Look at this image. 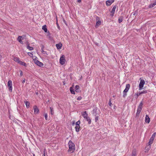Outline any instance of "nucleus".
Masks as SVG:
<instances>
[{"mask_svg":"<svg viewBox=\"0 0 156 156\" xmlns=\"http://www.w3.org/2000/svg\"><path fill=\"white\" fill-rule=\"evenodd\" d=\"M82 115L88 122V123L90 124L91 123V120L89 117L88 116V114L87 113L86 111H84L82 112L81 114Z\"/></svg>","mask_w":156,"mask_h":156,"instance_id":"1","label":"nucleus"},{"mask_svg":"<svg viewBox=\"0 0 156 156\" xmlns=\"http://www.w3.org/2000/svg\"><path fill=\"white\" fill-rule=\"evenodd\" d=\"M69 151H74L75 150V145L73 142L71 140L69 141Z\"/></svg>","mask_w":156,"mask_h":156,"instance_id":"2","label":"nucleus"},{"mask_svg":"<svg viewBox=\"0 0 156 156\" xmlns=\"http://www.w3.org/2000/svg\"><path fill=\"white\" fill-rule=\"evenodd\" d=\"M130 87V85L129 84H128L126 85V88L123 91V97L124 98L127 95L126 93L129 90Z\"/></svg>","mask_w":156,"mask_h":156,"instance_id":"3","label":"nucleus"},{"mask_svg":"<svg viewBox=\"0 0 156 156\" xmlns=\"http://www.w3.org/2000/svg\"><path fill=\"white\" fill-rule=\"evenodd\" d=\"M143 105V103L142 101H141L140 103L139 106H138L137 112L136 113V115L137 116L139 115L140 114V112L142 108V106Z\"/></svg>","mask_w":156,"mask_h":156,"instance_id":"4","label":"nucleus"},{"mask_svg":"<svg viewBox=\"0 0 156 156\" xmlns=\"http://www.w3.org/2000/svg\"><path fill=\"white\" fill-rule=\"evenodd\" d=\"M66 62L65 56L64 55H62L60 57L59 60V62L62 65L65 64Z\"/></svg>","mask_w":156,"mask_h":156,"instance_id":"5","label":"nucleus"},{"mask_svg":"<svg viewBox=\"0 0 156 156\" xmlns=\"http://www.w3.org/2000/svg\"><path fill=\"white\" fill-rule=\"evenodd\" d=\"M8 86L9 87V91L12 92V83L11 80H9L8 82Z\"/></svg>","mask_w":156,"mask_h":156,"instance_id":"6","label":"nucleus"},{"mask_svg":"<svg viewBox=\"0 0 156 156\" xmlns=\"http://www.w3.org/2000/svg\"><path fill=\"white\" fill-rule=\"evenodd\" d=\"M145 83V82L144 80H141L139 85V90H140L142 89Z\"/></svg>","mask_w":156,"mask_h":156,"instance_id":"7","label":"nucleus"},{"mask_svg":"<svg viewBox=\"0 0 156 156\" xmlns=\"http://www.w3.org/2000/svg\"><path fill=\"white\" fill-rule=\"evenodd\" d=\"M98 108L95 107L92 111V114L94 116H96L97 115L99 114V112H97Z\"/></svg>","mask_w":156,"mask_h":156,"instance_id":"8","label":"nucleus"},{"mask_svg":"<svg viewBox=\"0 0 156 156\" xmlns=\"http://www.w3.org/2000/svg\"><path fill=\"white\" fill-rule=\"evenodd\" d=\"M96 20H97V22L96 24V26L98 27L101 24V21L99 18L98 16L96 17Z\"/></svg>","mask_w":156,"mask_h":156,"instance_id":"9","label":"nucleus"},{"mask_svg":"<svg viewBox=\"0 0 156 156\" xmlns=\"http://www.w3.org/2000/svg\"><path fill=\"white\" fill-rule=\"evenodd\" d=\"M116 5H114L113 7V8H112V11L111 12V14H110V16L112 17L114 16V13H115V9H116Z\"/></svg>","mask_w":156,"mask_h":156,"instance_id":"10","label":"nucleus"},{"mask_svg":"<svg viewBox=\"0 0 156 156\" xmlns=\"http://www.w3.org/2000/svg\"><path fill=\"white\" fill-rule=\"evenodd\" d=\"M33 108L34 114H36L38 113L39 112V109L37 107L36 105H35L34 106Z\"/></svg>","mask_w":156,"mask_h":156,"instance_id":"11","label":"nucleus"},{"mask_svg":"<svg viewBox=\"0 0 156 156\" xmlns=\"http://www.w3.org/2000/svg\"><path fill=\"white\" fill-rule=\"evenodd\" d=\"M34 62L36 64L40 67H42L43 66V63L38 60H35Z\"/></svg>","mask_w":156,"mask_h":156,"instance_id":"12","label":"nucleus"},{"mask_svg":"<svg viewBox=\"0 0 156 156\" xmlns=\"http://www.w3.org/2000/svg\"><path fill=\"white\" fill-rule=\"evenodd\" d=\"M150 118L148 115H146L145 117V122L148 123L150 122Z\"/></svg>","mask_w":156,"mask_h":156,"instance_id":"13","label":"nucleus"},{"mask_svg":"<svg viewBox=\"0 0 156 156\" xmlns=\"http://www.w3.org/2000/svg\"><path fill=\"white\" fill-rule=\"evenodd\" d=\"M56 46L58 49H60L62 47V44L61 43H59L58 44H56Z\"/></svg>","mask_w":156,"mask_h":156,"instance_id":"14","label":"nucleus"},{"mask_svg":"<svg viewBox=\"0 0 156 156\" xmlns=\"http://www.w3.org/2000/svg\"><path fill=\"white\" fill-rule=\"evenodd\" d=\"M22 36H19L17 38V40L21 44H23V42L22 41L21 38H22Z\"/></svg>","mask_w":156,"mask_h":156,"instance_id":"15","label":"nucleus"},{"mask_svg":"<svg viewBox=\"0 0 156 156\" xmlns=\"http://www.w3.org/2000/svg\"><path fill=\"white\" fill-rule=\"evenodd\" d=\"M136 150L135 149L133 150L132 156H136Z\"/></svg>","mask_w":156,"mask_h":156,"instance_id":"16","label":"nucleus"},{"mask_svg":"<svg viewBox=\"0 0 156 156\" xmlns=\"http://www.w3.org/2000/svg\"><path fill=\"white\" fill-rule=\"evenodd\" d=\"M42 29L45 32H46V33L47 32L48 30H47V28L46 26L45 25L42 26Z\"/></svg>","mask_w":156,"mask_h":156,"instance_id":"17","label":"nucleus"},{"mask_svg":"<svg viewBox=\"0 0 156 156\" xmlns=\"http://www.w3.org/2000/svg\"><path fill=\"white\" fill-rule=\"evenodd\" d=\"M18 63L20 64L21 65L23 66H24L26 67L27 66L26 63L24 62L20 61L19 62V63Z\"/></svg>","mask_w":156,"mask_h":156,"instance_id":"18","label":"nucleus"},{"mask_svg":"<svg viewBox=\"0 0 156 156\" xmlns=\"http://www.w3.org/2000/svg\"><path fill=\"white\" fill-rule=\"evenodd\" d=\"M154 139L152 138H150L149 142H148V144L149 145H151L153 142Z\"/></svg>","mask_w":156,"mask_h":156,"instance_id":"19","label":"nucleus"},{"mask_svg":"<svg viewBox=\"0 0 156 156\" xmlns=\"http://www.w3.org/2000/svg\"><path fill=\"white\" fill-rule=\"evenodd\" d=\"M24 103L26 105V107L28 108L30 107V103L29 102L27 101H25Z\"/></svg>","mask_w":156,"mask_h":156,"instance_id":"20","label":"nucleus"},{"mask_svg":"<svg viewBox=\"0 0 156 156\" xmlns=\"http://www.w3.org/2000/svg\"><path fill=\"white\" fill-rule=\"evenodd\" d=\"M80 125H76L75 127V130L76 132H78L80 130Z\"/></svg>","mask_w":156,"mask_h":156,"instance_id":"21","label":"nucleus"},{"mask_svg":"<svg viewBox=\"0 0 156 156\" xmlns=\"http://www.w3.org/2000/svg\"><path fill=\"white\" fill-rule=\"evenodd\" d=\"M13 59L15 62H17L18 63H19V62L20 61L19 58L17 57H14Z\"/></svg>","mask_w":156,"mask_h":156,"instance_id":"22","label":"nucleus"},{"mask_svg":"<svg viewBox=\"0 0 156 156\" xmlns=\"http://www.w3.org/2000/svg\"><path fill=\"white\" fill-rule=\"evenodd\" d=\"M27 48L29 50H32L34 49V48L30 46L29 44L27 45Z\"/></svg>","mask_w":156,"mask_h":156,"instance_id":"23","label":"nucleus"},{"mask_svg":"<svg viewBox=\"0 0 156 156\" xmlns=\"http://www.w3.org/2000/svg\"><path fill=\"white\" fill-rule=\"evenodd\" d=\"M111 2L110 0H107L106 1V4L107 5L109 6L111 5Z\"/></svg>","mask_w":156,"mask_h":156,"instance_id":"24","label":"nucleus"},{"mask_svg":"<svg viewBox=\"0 0 156 156\" xmlns=\"http://www.w3.org/2000/svg\"><path fill=\"white\" fill-rule=\"evenodd\" d=\"M70 90L71 94H75V92L74 90V89L72 87H70Z\"/></svg>","mask_w":156,"mask_h":156,"instance_id":"25","label":"nucleus"},{"mask_svg":"<svg viewBox=\"0 0 156 156\" xmlns=\"http://www.w3.org/2000/svg\"><path fill=\"white\" fill-rule=\"evenodd\" d=\"M80 87L78 85H76L75 87V91L77 92H79V90H78L79 89Z\"/></svg>","mask_w":156,"mask_h":156,"instance_id":"26","label":"nucleus"},{"mask_svg":"<svg viewBox=\"0 0 156 156\" xmlns=\"http://www.w3.org/2000/svg\"><path fill=\"white\" fill-rule=\"evenodd\" d=\"M123 17L122 16L120 17L118 20L119 23H121L123 20Z\"/></svg>","mask_w":156,"mask_h":156,"instance_id":"27","label":"nucleus"},{"mask_svg":"<svg viewBox=\"0 0 156 156\" xmlns=\"http://www.w3.org/2000/svg\"><path fill=\"white\" fill-rule=\"evenodd\" d=\"M156 5V3H155L154 2L153 3L151 4L150 5V8H152L154 6Z\"/></svg>","mask_w":156,"mask_h":156,"instance_id":"28","label":"nucleus"},{"mask_svg":"<svg viewBox=\"0 0 156 156\" xmlns=\"http://www.w3.org/2000/svg\"><path fill=\"white\" fill-rule=\"evenodd\" d=\"M50 109L51 110V115H53L54 114L53 109V108L50 107Z\"/></svg>","mask_w":156,"mask_h":156,"instance_id":"29","label":"nucleus"},{"mask_svg":"<svg viewBox=\"0 0 156 156\" xmlns=\"http://www.w3.org/2000/svg\"><path fill=\"white\" fill-rule=\"evenodd\" d=\"M141 94V93H136L135 94L134 96L135 95L136 96V98H138V97L139 96H140Z\"/></svg>","mask_w":156,"mask_h":156,"instance_id":"30","label":"nucleus"},{"mask_svg":"<svg viewBox=\"0 0 156 156\" xmlns=\"http://www.w3.org/2000/svg\"><path fill=\"white\" fill-rule=\"evenodd\" d=\"M99 115V114L97 115L96 116H95V121L96 122H97L98 120Z\"/></svg>","mask_w":156,"mask_h":156,"instance_id":"31","label":"nucleus"},{"mask_svg":"<svg viewBox=\"0 0 156 156\" xmlns=\"http://www.w3.org/2000/svg\"><path fill=\"white\" fill-rule=\"evenodd\" d=\"M43 46H42V47L41 48V52L43 54H47V53H46V51H44L43 50Z\"/></svg>","mask_w":156,"mask_h":156,"instance_id":"32","label":"nucleus"},{"mask_svg":"<svg viewBox=\"0 0 156 156\" xmlns=\"http://www.w3.org/2000/svg\"><path fill=\"white\" fill-rule=\"evenodd\" d=\"M137 15V12H132L131 15V16L133 15V16H136Z\"/></svg>","mask_w":156,"mask_h":156,"instance_id":"33","label":"nucleus"},{"mask_svg":"<svg viewBox=\"0 0 156 156\" xmlns=\"http://www.w3.org/2000/svg\"><path fill=\"white\" fill-rule=\"evenodd\" d=\"M156 133H154L151 136V138H152L154 139V137L155 136Z\"/></svg>","mask_w":156,"mask_h":156,"instance_id":"34","label":"nucleus"},{"mask_svg":"<svg viewBox=\"0 0 156 156\" xmlns=\"http://www.w3.org/2000/svg\"><path fill=\"white\" fill-rule=\"evenodd\" d=\"M44 117L46 120H47L48 119V114L47 113H45L44 114Z\"/></svg>","mask_w":156,"mask_h":156,"instance_id":"35","label":"nucleus"},{"mask_svg":"<svg viewBox=\"0 0 156 156\" xmlns=\"http://www.w3.org/2000/svg\"><path fill=\"white\" fill-rule=\"evenodd\" d=\"M27 54L29 56H30L31 57H32L33 56V54L31 52H28Z\"/></svg>","mask_w":156,"mask_h":156,"instance_id":"36","label":"nucleus"},{"mask_svg":"<svg viewBox=\"0 0 156 156\" xmlns=\"http://www.w3.org/2000/svg\"><path fill=\"white\" fill-rule=\"evenodd\" d=\"M108 104L109 106H111L112 103H111V99H109V101H108Z\"/></svg>","mask_w":156,"mask_h":156,"instance_id":"37","label":"nucleus"},{"mask_svg":"<svg viewBox=\"0 0 156 156\" xmlns=\"http://www.w3.org/2000/svg\"><path fill=\"white\" fill-rule=\"evenodd\" d=\"M140 93H141V94H146L147 93V90H144L143 91H142Z\"/></svg>","mask_w":156,"mask_h":156,"instance_id":"38","label":"nucleus"},{"mask_svg":"<svg viewBox=\"0 0 156 156\" xmlns=\"http://www.w3.org/2000/svg\"><path fill=\"white\" fill-rule=\"evenodd\" d=\"M80 121L79 120L76 123V125H80Z\"/></svg>","mask_w":156,"mask_h":156,"instance_id":"39","label":"nucleus"},{"mask_svg":"<svg viewBox=\"0 0 156 156\" xmlns=\"http://www.w3.org/2000/svg\"><path fill=\"white\" fill-rule=\"evenodd\" d=\"M82 99V97L81 96L78 97L77 98V99L78 100L80 101Z\"/></svg>","mask_w":156,"mask_h":156,"instance_id":"40","label":"nucleus"},{"mask_svg":"<svg viewBox=\"0 0 156 156\" xmlns=\"http://www.w3.org/2000/svg\"><path fill=\"white\" fill-rule=\"evenodd\" d=\"M20 76H23V72L22 71V70H20Z\"/></svg>","mask_w":156,"mask_h":156,"instance_id":"41","label":"nucleus"},{"mask_svg":"<svg viewBox=\"0 0 156 156\" xmlns=\"http://www.w3.org/2000/svg\"><path fill=\"white\" fill-rule=\"evenodd\" d=\"M110 0V1L112 4L114 2V0Z\"/></svg>","mask_w":156,"mask_h":156,"instance_id":"42","label":"nucleus"},{"mask_svg":"<svg viewBox=\"0 0 156 156\" xmlns=\"http://www.w3.org/2000/svg\"><path fill=\"white\" fill-rule=\"evenodd\" d=\"M47 33H48V36H49L50 35V33L49 31H48L47 32Z\"/></svg>","mask_w":156,"mask_h":156,"instance_id":"43","label":"nucleus"},{"mask_svg":"<svg viewBox=\"0 0 156 156\" xmlns=\"http://www.w3.org/2000/svg\"><path fill=\"white\" fill-rule=\"evenodd\" d=\"M25 82V80L24 79L23 80H22V83H24Z\"/></svg>","mask_w":156,"mask_h":156,"instance_id":"44","label":"nucleus"},{"mask_svg":"<svg viewBox=\"0 0 156 156\" xmlns=\"http://www.w3.org/2000/svg\"><path fill=\"white\" fill-rule=\"evenodd\" d=\"M43 155V156H45V152L44 151Z\"/></svg>","mask_w":156,"mask_h":156,"instance_id":"45","label":"nucleus"},{"mask_svg":"<svg viewBox=\"0 0 156 156\" xmlns=\"http://www.w3.org/2000/svg\"><path fill=\"white\" fill-rule=\"evenodd\" d=\"M78 2L80 3L81 2V0H77Z\"/></svg>","mask_w":156,"mask_h":156,"instance_id":"46","label":"nucleus"},{"mask_svg":"<svg viewBox=\"0 0 156 156\" xmlns=\"http://www.w3.org/2000/svg\"><path fill=\"white\" fill-rule=\"evenodd\" d=\"M75 124V122L74 121L72 123V125H74Z\"/></svg>","mask_w":156,"mask_h":156,"instance_id":"47","label":"nucleus"},{"mask_svg":"<svg viewBox=\"0 0 156 156\" xmlns=\"http://www.w3.org/2000/svg\"><path fill=\"white\" fill-rule=\"evenodd\" d=\"M56 24H57V26H58V23L57 21V22H56Z\"/></svg>","mask_w":156,"mask_h":156,"instance_id":"48","label":"nucleus"},{"mask_svg":"<svg viewBox=\"0 0 156 156\" xmlns=\"http://www.w3.org/2000/svg\"><path fill=\"white\" fill-rule=\"evenodd\" d=\"M36 94L37 95H38V93L37 92V93H36Z\"/></svg>","mask_w":156,"mask_h":156,"instance_id":"49","label":"nucleus"},{"mask_svg":"<svg viewBox=\"0 0 156 156\" xmlns=\"http://www.w3.org/2000/svg\"><path fill=\"white\" fill-rule=\"evenodd\" d=\"M64 22L66 23V21L65 20H64Z\"/></svg>","mask_w":156,"mask_h":156,"instance_id":"50","label":"nucleus"},{"mask_svg":"<svg viewBox=\"0 0 156 156\" xmlns=\"http://www.w3.org/2000/svg\"><path fill=\"white\" fill-rule=\"evenodd\" d=\"M115 97V96H114V95H113V97H114V98Z\"/></svg>","mask_w":156,"mask_h":156,"instance_id":"51","label":"nucleus"},{"mask_svg":"<svg viewBox=\"0 0 156 156\" xmlns=\"http://www.w3.org/2000/svg\"><path fill=\"white\" fill-rule=\"evenodd\" d=\"M33 156H35L34 154H33Z\"/></svg>","mask_w":156,"mask_h":156,"instance_id":"52","label":"nucleus"},{"mask_svg":"<svg viewBox=\"0 0 156 156\" xmlns=\"http://www.w3.org/2000/svg\"><path fill=\"white\" fill-rule=\"evenodd\" d=\"M58 28H59V26H58Z\"/></svg>","mask_w":156,"mask_h":156,"instance_id":"53","label":"nucleus"}]
</instances>
